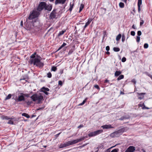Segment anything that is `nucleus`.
I'll return each mask as SVG.
<instances>
[{
	"instance_id": "f257e3e1",
	"label": "nucleus",
	"mask_w": 152,
	"mask_h": 152,
	"mask_svg": "<svg viewBox=\"0 0 152 152\" xmlns=\"http://www.w3.org/2000/svg\"><path fill=\"white\" fill-rule=\"evenodd\" d=\"M37 58L33 59L30 58L29 63L31 64H33L34 66H37L39 68H42L44 65V63L41 62L40 59L39 58H41L40 56L37 55Z\"/></svg>"
},
{
	"instance_id": "f03ea898",
	"label": "nucleus",
	"mask_w": 152,
	"mask_h": 152,
	"mask_svg": "<svg viewBox=\"0 0 152 152\" xmlns=\"http://www.w3.org/2000/svg\"><path fill=\"white\" fill-rule=\"evenodd\" d=\"M86 137H84L80 139L73 140L72 141H68L64 144L61 143L59 145V148H62L76 144L79 142L83 140Z\"/></svg>"
},
{
	"instance_id": "7ed1b4c3",
	"label": "nucleus",
	"mask_w": 152,
	"mask_h": 152,
	"mask_svg": "<svg viewBox=\"0 0 152 152\" xmlns=\"http://www.w3.org/2000/svg\"><path fill=\"white\" fill-rule=\"evenodd\" d=\"M31 98L34 102L37 101L38 104H40L41 101L43 100L42 94L40 93L33 94L31 97Z\"/></svg>"
},
{
	"instance_id": "20e7f679",
	"label": "nucleus",
	"mask_w": 152,
	"mask_h": 152,
	"mask_svg": "<svg viewBox=\"0 0 152 152\" xmlns=\"http://www.w3.org/2000/svg\"><path fill=\"white\" fill-rule=\"evenodd\" d=\"M126 131V128L124 127L121 129L111 133L110 136L112 137H119L124 132Z\"/></svg>"
},
{
	"instance_id": "39448f33",
	"label": "nucleus",
	"mask_w": 152,
	"mask_h": 152,
	"mask_svg": "<svg viewBox=\"0 0 152 152\" xmlns=\"http://www.w3.org/2000/svg\"><path fill=\"white\" fill-rule=\"evenodd\" d=\"M35 27L32 22H28L26 25V28L28 30L30 31L32 33L35 31Z\"/></svg>"
},
{
	"instance_id": "423d86ee",
	"label": "nucleus",
	"mask_w": 152,
	"mask_h": 152,
	"mask_svg": "<svg viewBox=\"0 0 152 152\" xmlns=\"http://www.w3.org/2000/svg\"><path fill=\"white\" fill-rule=\"evenodd\" d=\"M46 3L45 2H40L37 8V10L39 11L42 10L44 9H45V6Z\"/></svg>"
},
{
	"instance_id": "0eeeda50",
	"label": "nucleus",
	"mask_w": 152,
	"mask_h": 152,
	"mask_svg": "<svg viewBox=\"0 0 152 152\" xmlns=\"http://www.w3.org/2000/svg\"><path fill=\"white\" fill-rule=\"evenodd\" d=\"M38 17V14L37 12L33 10L31 13H30L28 19L29 20H32L34 18H36Z\"/></svg>"
},
{
	"instance_id": "6e6552de",
	"label": "nucleus",
	"mask_w": 152,
	"mask_h": 152,
	"mask_svg": "<svg viewBox=\"0 0 152 152\" xmlns=\"http://www.w3.org/2000/svg\"><path fill=\"white\" fill-rule=\"evenodd\" d=\"M56 10H53L51 12L49 18L50 19L53 20V19H56L57 18V17L56 16Z\"/></svg>"
},
{
	"instance_id": "1a4fd4ad",
	"label": "nucleus",
	"mask_w": 152,
	"mask_h": 152,
	"mask_svg": "<svg viewBox=\"0 0 152 152\" xmlns=\"http://www.w3.org/2000/svg\"><path fill=\"white\" fill-rule=\"evenodd\" d=\"M135 147L130 146L126 150L125 152H134L135 151Z\"/></svg>"
},
{
	"instance_id": "9d476101",
	"label": "nucleus",
	"mask_w": 152,
	"mask_h": 152,
	"mask_svg": "<svg viewBox=\"0 0 152 152\" xmlns=\"http://www.w3.org/2000/svg\"><path fill=\"white\" fill-rule=\"evenodd\" d=\"M49 91V89L48 88H46L44 87H42L40 91L44 93L45 94L48 95L49 93L47 92Z\"/></svg>"
},
{
	"instance_id": "9b49d317",
	"label": "nucleus",
	"mask_w": 152,
	"mask_h": 152,
	"mask_svg": "<svg viewBox=\"0 0 152 152\" xmlns=\"http://www.w3.org/2000/svg\"><path fill=\"white\" fill-rule=\"evenodd\" d=\"M66 0H56L55 1V4L56 5L58 4H64L65 3Z\"/></svg>"
},
{
	"instance_id": "f8f14e48",
	"label": "nucleus",
	"mask_w": 152,
	"mask_h": 152,
	"mask_svg": "<svg viewBox=\"0 0 152 152\" xmlns=\"http://www.w3.org/2000/svg\"><path fill=\"white\" fill-rule=\"evenodd\" d=\"M142 4V0H138L137 6L138 7V12L140 13L141 9L140 6Z\"/></svg>"
},
{
	"instance_id": "ddd939ff",
	"label": "nucleus",
	"mask_w": 152,
	"mask_h": 152,
	"mask_svg": "<svg viewBox=\"0 0 152 152\" xmlns=\"http://www.w3.org/2000/svg\"><path fill=\"white\" fill-rule=\"evenodd\" d=\"M25 100V98L24 96L22 95L18 96V98L17 99L16 101L17 102H21L24 101Z\"/></svg>"
},
{
	"instance_id": "4468645a",
	"label": "nucleus",
	"mask_w": 152,
	"mask_h": 152,
	"mask_svg": "<svg viewBox=\"0 0 152 152\" xmlns=\"http://www.w3.org/2000/svg\"><path fill=\"white\" fill-rule=\"evenodd\" d=\"M103 129H108L110 128H113V127L111 125H105L102 126Z\"/></svg>"
},
{
	"instance_id": "2eb2a0df",
	"label": "nucleus",
	"mask_w": 152,
	"mask_h": 152,
	"mask_svg": "<svg viewBox=\"0 0 152 152\" xmlns=\"http://www.w3.org/2000/svg\"><path fill=\"white\" fill-rule=\"evenodd\" d=\"M15 121V118H10V120L7 123V124H14V121Z\"/></svg>"
},
{
	"instance_id": "dca6fc26",
	"label": "nucleus",
	"mask_w": 152,
	"mask_h": 152,
	"mask_svg": "<svg viewBox=\"0 0 152 152\" xmlns=\"http://www.w3.org/2000/svg\"><path fill=\"white\" fill-rule=\"evenodd\" d=\"M52 9V6L51 5H47V4L46 5L45 9V10H47L49 11H50Z\"/></svg>"
},
{
	"instance_id": "f3484780",
	"label": "nucleus",
	"mask_w": 152,
	"mask_h": 152,
	"mask_svg": "<svg viewBox=\"0 0 152 152\" xmlns=\"http://www.w3.org/2000/svg\"><path fill=\"white\" fill-rule=\"evenodd\" d=\"M103 131L102 130H98L96 131H94V133L95 135H97L99 134H100L102 133L103 132Z\"/></svg>"
},
{
	"instance_id": "a211bd4d",
	"label": "nucleus",
	"mask_w": 152,
	"mask_h": 152,
	"mask_svg": "<svg viewBox=\"0 0 152 152\" xmlns=\"http://www.w3.org/2000/svg\"><path fill=\"white\" fill-rule=\"evenodd\" d=\"M121 73V72L120 71H116L115 72L114 74L115 76L116 77H117L120 75Z\"/></svg>"
},
{
	"instance_id": "6ab92c4d",
	"label": "nucleus",
	"mask_w": 152,
	"mask_h": 152,
	"mask_svg": "<svg viewBox=\"0 0 152 152\" xmlns=\"http://www.w3.org/2000/svg\"><path fill=\"white\" fill-rule=\"evenodd\" d=\"M129 118V116L126 117V116H123L121 117L119 119V120H124V119H128Z\"/></svg>"
},
{
	"instance_id": "aec40b11",
	"label": "nucleus",
	"mask_w": 152,
	"mask_h": 152,
	"mask_svg": "<svg viewBox=\"0 0 152 152\" xmlns=\"http://www.w3.org/2000/svg\"><path fill=\"white\" fill-rule=\"evenodd\" d=\"M37 54L36 52H34L33 54L31 55L30 56V58H37V56H36V55Z\"/></svg>"
},
{
	"instance_id": "412c9836",
	"label": "nucleus",
	"mask_w": 152,
	"mask_h": 152,
	"mask_svg": "<svg viewBox=\"0 0 152 152\" xmlns=\"http://www.w3.org/2000/svg\"><path fill=\"white\" fill-rule=\"evenodd\" d=\"M74 5V3L72 4V2H71L70 3V7H69V10L70 12H71L72 10Z\"/></svg>"
},
{
	"instance_id": "4be33fe9",
	"label": "nucleus",
	"mask_w": 152,
	"mask_h": 152,
	"mask_svg": "<svg viewBox=\"0 0 152 152\" xmlns=\"http://www.w3.org/2000/svg\"><path fill=\"white\" fill-rule=\"evenodd\" d=\"M92 19L91 18H89L88 19V21L86 23V24L88 26L92 20Z\"/></svg>"
},
{
	"instance_id": "5701e85b",
	"label": "nucleus",
	"mask_w": 152,
	"mask_h": 152,
	"mask_svg": "<svg viewBox=\"0 0 152 152\" xmlns=\"http://www.w3.org/2000/svg\"><path fill=\"white\" fill-rule=\"evenodd\" d=\"M65 32H66L65 30H64V31L63 30V31H60L58 35V37H59V36H61V35H63L64 33Z\"/></svg>"
},
{
	"instance_id": "b1692460",
	"label": "nucleus",
	"mask_w": 152,
	"mask_h": 152,
	"mask_svg": "<svg viewBox=\"0 0 152 152\" xmlns=\"http://www.w3.org/2000/svg\"><path fill=\"white\" fill-rule=\"evenodd\" d=\"M121 34H118L116 37V40L117 41H119L121 39Z\"/></svg>"
},
{
	"instance_id": "393cba45",
	"label": "nucleus",
	"mask_w": 152,
	"mask_h": 152,
	"mask_svg": "<svg viewBox=\"0 0 152 152\" xmlns=\"http://www.w3.org/2000/svg\"><path fill=\"white\" fill-rule=\"evenodd\" d=\"M124 75H120L117 78V80L118 81L124 78Z\"/></svg>"
},
{
	"instance_id": "a878e982",
	"label": "nucleus",
	"mask_w": 152,
	"mask_h": 152,
	"mask_svg": "<svg viewBox=\"0 0 152 152\" xmlns=\"http://www.w3.org/2000/svg\"><path fill=\"white\" fill-rule=\"evenodd\" d=\"M12 95L11 94H9L5 98L4 100H7L11 98V96Z\"/></svg>"
},
{
	"instance_id": "bb28decb",
	"label": "nucleus",
	"mask_w": 152,
	"mask_h": 152,
	"mask_svg": "<svg viewBox=\"0 0 152 152\" xmlns=\"http://www.w3.org/2000/svg\"><path fill=\"white\" fill-rule=\"evenodd\" d=\"M88 98H86L84 100L82 103H80L79 104V106H82L86 102L87 100L88 99Z\"/></svg>"
},
{
	"instance_id": "cd10ccee",
	"label": "nucleus",
	"mask_w": 152,
	"mask_h": 152,
	"mask_svg": "<svg viewBox=\"0 0 152 152\" xmlns=\"http://www.w3.org/2000/svg\"><path fill=\"white\" fill-rule=\"evenodd\" d=\"M88 135L90 137H92L96 136L94 132L90 133L88 134Z\"/></svg>"
},
{
	"instance_id": "c85d7f7f",
	"label": "nucleus",
	"mask_w": 152,
	"mask_h": 152,
	"mask_svg": "<svg viewBox=\"0 0 152 152\" xmlns=\"http://www.w3.org/2000/svg\"><path fill=\"white\" fill-rule=\"evenodd\" d=\"M84 7V5L82 4H80V9L79 11V12H80L83 9Z\"/></svg>"
},
{
	"instance_id": "c756f323",
	"label": "nucleus",
	"mask_w": 152,
	"mask_h": 152,
	"mask_svg": "<svg viewBox=\"0 0 152 152\" xmlns=\"http://www.w3.org/2000/svg\"><path fill=\"white\" fill-rule=\"evenodd\" d=\"M22 115L23 116H24L25 117H26L27 118H29L30 117V116L29 115L25 113H23L22 114Z\"/></svg>"
},
{
	"instance_id": "7c9ffc66",
	"label": "nucleus",
	"mask_w": 152,
	"mask_h": 152,
	"mask_svg": "<svg viewBox=\"0 0 152 152\" xmlns=\"http://www.w3.org/2000/svg\"><path fill=\"white\" fill-rule=\"evenodd\" d=\"M1 118L3 120L6 119V120H10V118H9L7 116H2L1 117Z\"/></svg>"
},
{
	"instance_id": "2f4dec72",
	"label": "nucleus",
	"mask_w": 152,
	"mask_h": 152,
	"mask_svg": "<svg viewBox=\"0 0 152 152\" xmlns=\"http://www.w3.org/2000/svg\"><path fill=\"white\" fill-rule=\"evenodd\" d=\"M113 50L115 52H118L120 50V49L118 48L114 47L113 48Z\"/></svg>"
},
{
	"instance_id": "473e14b6",
	"label": "nucleus",
	"mask_w": 152,
	"mask_h": 152,
	"mask_svg": "<svg viewBox=\"0 0 152 152\" xmlns=\"http://www.w3.org/2000/svg\"><path fill=\"white\" fill-rule=\"evenodd\" d=\"M66 45V44L64 42L63 44L58 48V50H61L62 48Z\"/></svg>"
},
{
	"instance_id": "72a5a7b5",
	"label": "nucleus",
	"mask_w": 152,
	"mask_h": 152,
	"mask_svg": "<svg viewBox=\"0 0 152 152\" xmlns=\"http://www.w3.org/2000/svg\"><path fill=\"white\" fill-rule=\"evenodd\" d=\"M57 69V68L56 66H53L52 67L51 71L54 72H55Z\"/></svg>"
},
{
	"instance_id": "f704fd0d",
	"label": "nucleus",
	"mask_w": 152,
	"mask_h": 152,
	"mask_svg": "<svg viewBox=\"0 0 152 152\" xmlns=\"http://www.w3.org/2000/svg\"><path fill=\"white\" fill-rule=\"evenodd\" d=\"M119 6L120 7L123 8L124 6V4L122 2H120L119 4Z\"/></svg>"
},
{
	"instance_id": "c9c22d12",
	"label": "nucleus",
	"mask_w": 152,
	"mask_h": 152,
	"mask_svg": "<svg viewBox=\"0 0 152 152\" xmlns=\"http://www.w3.org/2000/svg\"><path fill=\"white\" fill-rule=\"evenodd\" d=\"M125 36L124 34H122V42H124L125 41Z\"/></svg>"
},
{
	"instance_id": "e433bc0d",
	"label": "nucleus",
	"mask_w": 152,
	"mask_h": 152,
	"mask_svg": "<svg viewBox=\"0 0 152 152\" xmlns=\"http://www.w3.org/2000/svg\"><path fill=\"white\" fill-rule=\"evenodd\" d=\"M47 77L49 78H50L52 77V74L50 72H49L47 74Z\"/></svg>"
},
{
	"instance_id": "4c0bfd02",
	"label": "nucleus",
	"mask_w": 152,
	"mask_h": 152,
	"mask_svg": "<svg viewBox=\"0 0 152 152\" xmlns=\"http://www.w3.org/2000/svg\"><path fill=\"white\" fill-rule=\"evenodd\" d=\"M74 51V49H71L69 51V52L68 53V54L69 55H70Z\"/></svg>"
},
{
	"instance_id": "58836bf2",
	"label": "nucleus",
	"mask_w": 152,
	"mask_h": 152,
	"mask_svg": "<svg viewBox=\"0 0 152 152\" xmlns=\"http://www.w3.org/2000/svg\"><path fill=\"white\" fill-rule=\"evenodd\" d=\"M140 36H137V38H136V41L137 42H139L140 41Z\"/></svg>"
},
{
	"instance_id": "ea45409f",
	"label": "nucleus",
	"mask_w": 152,
	"mask_h": 152,
	"mask_svg": "<svg viewBox=\"0 0 152 152\" xmlns=\"http://www.w3.org/2000/svg\"><path fill=\"white\" fill-rule=\"evenodd\" d=\"M119 151V149L118 148L112 150L111 152H118Z\"/></svg>"
},
{
	"instance_id": "a19ab883",
	"label": "nucleus",
	"mask_w": 152,
	"mask_h": 152,
	"mask_svg": "<svg viewBox=\"0 0 152 152\" xmlns=\"http://www.w3.org/2000/svg\"><path fill=\"white\" fill-rule=\"evenodd\" d=\"M148 47V45L147 43H145L144 45V47L145 48H147Z\"/></svg>"
},
{
	"instance_id": "79ce46f5",
	"label": "nucleus",
	"mask_w": 152,
	"mask_h": 152,
	"mask_svg": "<svg viewBox=\"0 0 152 152\" xmlns=\"http://www.w3.org/2000/svg\"><path fill=\"white\" fill-rule=\"evenodd\" d=\"M58 85L62 86L63 85L62 82L61 80H59L58 82Z\"/></svg>"
},
{
	"instance_id": "37998d69",
	"label": "nucleus",
	"mask_w": 152,
	"mask_h": 152,
	"mask_svg": "<svg viewBox=\"0 0 152 152\" xmlns=\"http://www.w3.org/2000/svg\"><path fill=\"white\" fill-rule=\"evenodd\" d=\"M94 87L98 89V90H100V88L99 87V86H98V85H95L94 86Z\"/></svg>"
},
{
	"instance_id": "c03bdc74",
	"label": "nucleus",
	"mask_w": 152,
	"mask_h": 152,
	"mask_svg": "<svg viewBox=\"0 0 152 152\" xmlns=\"http://www.w3.org/2000/svg\"><path fill=\"white\" fill-rule=\"evenodd\" d=\"M137 34L138 35V36H140L142 34V33L141 31H137Z\"/></svg>"
},
{
	"instance_id": "a18cd8bd",
	"label": "nucleus",
	"mask_w": 152,
	"mask_h": 152,
	"mask_svg": "<svg viewBox=\"0 0 152 152\" xmlns=\"http://www.w3.org/2000/svg\"><path fill=\"white\" fill-rule=\"evenodd\" d=\"M126 60V58L125 57H123L122 59V62H125Z\"/></svg>"
},
{
	"instance_id": "49530a36",
	"label": "nucleus",
	"mask_w": 152,
	"mask_h": 152,
	"mask_svg": "<svg viewBox=\"0 0 152 152\" xmlns=\"http://www.w3.org/2000/svg\"><path fill=\"white\" fill-rule=\"evenodd\" d=\"M135 34V32L134 31H132L131 32V35L133 36H134Z\"/></svg>"
},
{
	"instance_id": "de8ad7c7",
	"label": "nucleus",
	"mask_w": 152,
	"mask_h": 152,
	"mask_svg": "<svg viewBox=\"0 0 152 152\" xmlns=\"http://www.w3.org/2000/svg\"><path fill=\"white\" fill-rule=\"evenodd\" d=\"M144 23V21L143 20H141L140 21V26H141L142 24H143Z\"/></svg>"
},
{
	"instance_id": "09e8293b",
	"label": "nucleus",
	"mask_w": 152,
	"mask_h": 152,
	"mask_svg": "<svg viewBox=\"0 0 152 152\" xmlns=\"http://www.w3.org/2000/svg\"><path fill=\"white\" fill-rule=\"evenodd\" d=\"M144 105V104L143 103H142V104L140 103L138 104V106L139 107H143Z\"/></svg>"
},
{
	"instance_id": "8fccbe9b",
	"label": "nucleus",
	"mask_w": 152,
	"mask_h": 152,
	"mask_svg": "<svg viewBox=\"0 0 152 152\" xmlns=\"http://www.w3.org/2000/svg\"><path fill=\"white\" fill-rule=\"evenodd\" d=\"M106 50L107 51H108L110 50V47L109 46H107L106 47Z\"/></svg>"
},
{
	"instance_id": "3c124183",
	"label": "nucleus",
	"mask_w": 152,
	"mask_h": 152,
	"mask_svg": "<svg viewBox=\"0 0 152 152\" xmlns=\"http://www.w3.org/2000/svg\"><path fill=\"white\" fill-rule=\"evenodd\" d=\"M142 108L143 109H149V108L148 107H145L144 105V106H143V107H142Z\"/></svg>"
},
{
	"instance_id": "603ef678",
	"label": "nucleus",
	"mask_w": 152,
	"mask_h": 152,
	"mask_svg": "<svg viewBox=\"0 0 152 152\" xmlns=\"http://www.w3.org/2000/svg\"><path fill=\"white\" fill-rule=\"evenodd\" d=\"M131 82L133 83H134V84H135L136 83V81L135 79H133L132 81Z\"/></svg>"
},
{
	"instance_id": "864d4df0",
	"label": "nucleus",
	"mask_w": 152,
	"mask_h": 152,
	"mask_svg": "<svg viewBox=\"0 0 152 152\" xmlns=\"http://www.w3.org/2000/svg\"><path fill=\"white\" fill-rule=\"evenodd\" d=\"M83 127V125L81 124L80 125H79L78 127V128H80L82 127Z\"/></svg>"
},
{
	"instance_id": "5fc2aeb1",
	"label": "nucleus",
	"mask_w": 152,
	"mask_h": 152,
	"mask_svg": "<svg viewBox=\"0 0 152 152\" xmlns=\"http://www.w3.org/2000/svg\"><path fill=\"white\" fill-rule=\"evenodd\" d=\"M87 26H88L85 24V26H84L83 27V31H84V30H85V29L86 28Z\"/></svg>"
},
{
	"instance_id": "6e6d98bb",
	"label": "nucleus",
	"mask_w": 152,
	"mask_h": 152,
	"mask_svg": "<svg viewBox=\"0 0 152 152\" xmlns=\"http://www.w3.org/2000/svg\"><path fill=\"white\" fill-rule=\"evenodd\" d=\"M138 94H139V95H144V94H145V93H138Z\"/></svg>"
},
{
	"instance_id": "4d7b16f0",
	"label": "nucleus",
	"mask_w": 152,
	"mask_h": 152,
	"mask_svg": "<svg viewBox=\"0 0 152 152\" xmlns=\"http://www.w3.org/2000/svg\"><path fill=\"white\" fill-rule=\"evenodd\" d=\"M61 132L60 133H59L56 134L55 136H56V138L59 135V134H61Z\"/></svg>"
},
{
	"instance_id": "13d9d810",
	"label": "nucleus",
	"mask_w": 152,
	"mask_h": 152,
	"mask_svg": "<svg viewBox=\"0 0 152 152\" xmlns=\"http://www.w3.org/2000/svg\"><path fill=\"white\" fill-rule=\"evenodd\" d=\"M104 83H108L109 84H110V83H109V80L107 79H106L105 80Z\"/></svg>"
},
{
	"instance_id": "bf43d9fd",
	"label": "nucleus",
	"mask_w": 152,
	"mask_h": 152,
	"mask_svg": "<svg viewBox=\"0 0 152 152\" xmlns=\"http://www.w3.org/2000/svg\"><path fill=\"white\" fill-rule=\"evenodd\" d=\"M132 28H133L134 29H135L136 28V26H134V25H133L132 26Z\"/></svg>"
},
{
	"instance_id": "052dcab7",
	"label": "nucleus",
	"mask_w": 152,
	"mask_h": 152,
	"mask_svg": "<svg viewBox=\"0 0 152 152\" xmlns=\"http://www.w3.org/2000/svg\"><path fill=\"white\" fill-rule=\"evenodd\" d=\"M27 104L28 105L30 104H31V102H30L29 101H28L27 102Z\"/></svg>"
},
{
	"instance_id": "680f3d73",
	"label": "nucleus",
	"mask_w": 152,
	"mask_h": 152,
	"mask_svg": "<svg viewBox=\"0 0 152 152\" xmlns=\"http://www.w3.org/2000/svg\"><path fill=\"white\" fill-rule=\"evenodd\" d=\"M24 95H25V96H26L27 97H28L29 96V95L28 94H24Z\"/></svg>"
},
{
	"instance_id": "e2e57ef3",
	"label": "nucleus",
	"mask_w": 152,
	"mask_h": 152,
	"mask_svg": "<svg viewBox=\"0 0 152 152\" xmlns=\"http://www.w3.org/2000/svg\"><path fill=\"white\" fill-rule=\"evenodd\" d=\"M143 97H138V99H141L143 98Z\"/></svg>"
},
{
	"instance_id": "0e129e2a",
	"label": "nucleus",
	"mask_w": 152,
	"mask_h": 152,
	"mask_svg": "<svg viewBox=\"0 0 152 152\" xmlns=\"http://www.w3.org/2000/svg\"><path fill=\"white\" fill-rule=\"evenodd\" d=\"M63 73V70H62L60 72V73L61 74Z\"/></svg>"
},
{
	"instance_id": "69168bd1",
	"label": "nucleus",
	"mask_w": 152,
	"mask_h": 152,
	"mask_svg": "<svg viewBox=\"0 0 152 152\" xmlns=\"http://www.w3.org/2000/svg\"><path fill=\"white\" fill-rule=\"evenodd\" d=\"M106 53L107 54L109 55L110 54V53L108 51H107Z\"/></svg>"
},
{
	"instance_id": "338daca9",
	"label": "nucleus",
	"mask_w": 152,
	"mask_h": 152,
	"mask_svg": "<svg viewBox=\"0 0 152 152\" xmlns=\"http://www.w3.org/2000/svg\"><path fill=\"white\" fill-rule=\"evenodd\" d=\"M122 1L126 3V2L127 0H122Z\"/></svg>"
},
{
	"instance_id": "774afa93",
	"label": "nucleus",
	"mask_w": 152,
	"mask_h": 152,
	"mask_svg": "<svg viewBox=\"0 0 152 152\" xmlns=\"http://www.w3.org/2000/svg\"><path fill=\"white\" fill-rule=\"evenodd\" d=\"M133 11L134 12H135V9L134 8L133 10Z\"/></svg>"
}]
</instances>
